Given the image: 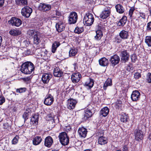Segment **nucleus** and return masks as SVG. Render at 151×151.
Masks as SVG:
<instances>
[{"instance_id":"1","label":"nucleus","mask_w":151,"mask_h":151,"mask_svg":"<svg viewBox=\"0 0 151 151\" xmlns=\"http://www.w3.org/2000/svg\"><path fill=\"white\" fill-rule=\"evenodd\" d=\"M35 68L34 65L32 62L27 61L22 64L20 70L23 73L29 74L34 70Z\"/></svg>"},{"instance_id":"2","label":"nucleus","mask_w":151,"mask_h":151,"mask_svg":"<svg viewBox=\"0 0 151 151\" xmlns=\"http://www.w3.org/2000/svg\"><path fill=\"white\" fill-rule=\"evenodd\" d=\"M94 19L93 14L90 13H87L83 19V23L87 26L91 25L94 22Z\"/></svg>"},{"instance_id":"3","label":"nucleus","mask_w":151,"mask_h":151,"mask_svg":"<svg viewBox=\"0 0 151 151\" xmlns=\"http://www.w3.org/2000/svg\"><path fill=\"white\" fill-rule=\"evenodd\" d=\"M58 137L60 142L63 145H66L69 143V139L66 133L64 132L60 133Z\"/></svg>"},{"instance_id":"4","label":"nucleus","mask_w":151,"mask_h":151,"mask_svg":"<svg viewBox=\"0 0 151 151\" xmlns=\"http://www.w3.org/2000/svg\"><path fill=\"white\" fill-rule=\"evenodd\" d=\"M68 18V22L70 24H75L78 19L77 14L75 12H71L70 13Z\"/></svg>"},{"instance_id":"5","label":"nucleus","mask_w":151,"mask_h":151,"mask_svg":"<svg viewBox=\"0 0 151 151\" xmlns=\"http://www.w3.org/2000/svg\"><path fill=\"white\" fill-rule=\"evenodd\" d=\"M32 12V9L28 6H24L22 8L21 10L22 15L27 18L29 17Z\"/></svg>"},{"instance_id":"6","label":"nucleus","mask_w":151,"mask_h":151,"mask_svg":"<svg viewBox=\"0 0 151 151\" xmlns=\"http://www.w3.org/2000/svg\"><path fill=\"white\" fill-rule=\"evenodd\" d=\"M54 101V99L53 96L50 94L49 92L46 96L44 101V103L47 106H49L53 104Z\"/></svg>"},{"instance_id":"7","label":"nucleus","mask_w":151,"mask_h":151,"mask_svg":"<svg viewBox=\"0 0 151 151\" xmlns=\"http://www.w3.org/2000/svg\"><path fill=\"white\" fill-rule=\"evenodd\" d=\"M8 22L12 26L16 27H19L22 23V22L20 19L15 17H12L11 19Z\"/></svg>"},{"instance_id":"8","label":"nucleus","mask_w":151,"mask_h":151,"mask_svg":"<svg viewBox=\"0 0 151 151\" xmlns=\"http://www.w3.org/2000/svg\"><path fill=\"white\" fill-rule=\"evenodd\" d=\"M51 8V5L44 3H40L38 6L39 9L43 12L48 11L50 10Z\"/></svg>"},{"instance_id":"9","label":"nucleus","mask_w":151,"mask_h":151,"mask_svg":"<svg viewBox=\"0 0 151 151\" xmlns=\"http://www.w3.org/2000/svg\"><path fill=\"white\" fill-rule=\"evenodd\" d=\"M81 77V74L79 72L74 73L72 74L71 79L72 82L76 83L78 82Z\"/></svg>"},{"instance_id":"10","label":"nucleus","mask_w":151,"mask_h":151,"mask_svg":"<svg viewBox=\"0 0 151 151\" xmlns=\"http://www.w3.org/2000/svg\"><path fill=\"white\" fill-rule=\"evenodd\" d=\"M52 77V75L50 73H43L41 78L42 81L44 84H47L48 83Z\"/></svg>"},{"instance_id":"11","label":"nucleus","mask_w":151,"mask_h":151,"mask_svg":"<svg viewBox=\"0 0 151 151\" xmlns=\"http://www.w3.org/2000/svg\"><path fill=\"white\" fill-rule=\"evenodd\" d=\"M67 106L68 108L70 109H74L77 101L75 99H69L68 101Z\"/></svg>"},{"instance_id":"12","label":"nucleus","mask_w":151,"mask_h":151,"mask_svg":"<svg viewBox=\"0 0 151 151\" xmlns=\"http://www.w3.org/2000/svg\"><path fill=\"white\" fill-rule=\"evenodd\" d=\"M120 55L121 57V59L124 61V62L128 60L129 56V53L126 50L121 51L120 52Z\"/></svg>"},{"instance_id":"13","label":"nucleus","mask_w":151,"mask_h":151,"mask_svg":"<svg viewBox=\"0 0 151 151\" xmlns=\"http://www.w3.org/2000/svg\"><path fill=\"white\" fill-rule=\"evenodd\" d=\"M110 61L112 65L115 66L119 63L120 61L119 57L117 55H114L111 57Z\"/></svg>"},{"instance_id":"14","label":"nucleus","mask_w":151,"mask_h":151,"mask_svg":"<svg viewBox=\"0 0 151 151\" xmlns=\"http://www.w3.org/2000/svg\"><path fill=\"white\" fill-rule=\"evenodd\" d=\"M53 143V139L50 136H48L45 138L44 145L45 146L50 147L52 145Z\"/></svg>"},{"instance_id":"15","label":"nucleus","mask_w":151,"mask_h":151,"mask_svg":"<svg viewBox=\"0 0 151 151\" xmlns=\"http://www.w3.org/2000/svg\"><path fill=\"white\" fill-rule=\"evenodd\" d=\"M140 93L137 91H133L131 96V98L132 100L134 101H136L138 100L139 98Z\"/></svg>"},{"instance_id":"16","label":"nucleus","mask_w":151,"mask_h":151,"mask_svg":"<svg viewBox=\"0 0 151 151\" xmlns=\"http://www.w3.org/2000/svg\"><path fill=\"white\" fill-rule=\"evenodd\" d=\"M78 133L80 137L85 138L87 134V129L83 127H80L78 129Z\"/></svg>"},{"instance_id":"17","label":"nucleus","mask_w":151,"mask_h":151,"mask_svg":"<svg viewBox=\"0 0 151 151\" xmlns=\"http://www.w3.org/2000/svg\"><path fill=\"white\" fill-rule=\"evenodd\" d=\"M53 74L55 76L58 77H60L63 74L62 72L58 67L55 68L53 70Z\"/></svg>"},{"instance_id":"18","label":"nucleus","mask_w":151,"mask_h":151,"mask_svg":"<svg viewBox=\"0 0 151 151\" xmlns=\"http://www.w3.org/2000/svg\"><path fill=\"white\" fill-rule=\"evenodd\" d=\"M65 27L64 23L61 22L57 23L56 25V29L58 32H61L63 31Z\"/></svg>"},{"instance_id":"19","label":"nucleus","mask_w":151,"mask_h":151,"mask_svg":"<svg viewBox=\"0 0 151 151\" xmlns=\"http://www.w3.org/2000/svg\"><path fill=\"white\" fill-rule=\"evenodd\" d=\"M110 13V11L108 9L103 11L100 15V17L102 19H105L108 17Z\"/></svg>"},{"instance_id":"20","label":"nucleus","mask_w":151,"mask_h":151,"mask_svg":"<svg viewBox=\"0 0 151 151\" xmlns=\"http://www.w3.org/2000/svg\"><path fill=\"white\" fill-rule=\"evenodd\" d=\"M99 64L100 65L103 66H105L109 64L108 60L105 58H101L99 60Z\"/></svg>"},{"instance_id":"21","label":"nucleus","mask_w":151,"mask_h":151,"mask_svg":"<svg viewBox=\"0 0 151 151\" xmlns=\"http://www.w3.org/2000/svg\"><path fill=\"white\" fill-rule=\"evenodd\" d=\"M119 35L121 39H126L128 38L129 34L127 31L122 30L120 32Z\"/></svg>"},{"instance_id":"22","label":"nucleus","mask_w":151,"mask_h":151,"mask_svg":"<svg viewBox=\"0 0 151 151\" xmlns=\"http://www.w3.org/2000/svg\"><path fill=\"white\" fill-rule=\"evenodd\" d=\"M109 109L107 107H105L102 108L100 111L101 115H102L104 117L106 116L108 114Z\"/></svg>"},{"instance_id":"23","label":"nucleus","mask_w":151,"mask_h":151,"mask_svg":"<svg viewBox=\"0 0 151 151\" xmlns=\"http://www.w3.org/2000/svg\"><path fill=\"white\" fill-rule=\"evenodd\" d=\"M94 84L93 80L92 79L89 78L86 81L84 84V86L91 88L93 87Z\"/></svg>"},{"instance_id":"24","label":"nucleus","mask_w":151,"mask_h":151,"mask_svg":"<svg viewBox=\"0 0 151 151\" xmlns=\"http://www.w3.org/2000/svg\"><path fill=\"white\" fill-rule=\"evenodd\" d=\"M21 31L17 29H12L9 32L10 34L13 36L19 35L21 34Z\"/></svg>"},{"instance_id":"25","label":"nucleus","mask_w":151,"mask_h":151,"mask_svg":"<svg viewBox=\"0 0 151 151\" xmlns=\"http://www.w3.org/2000/svg\"><path fill=\"white\" fill-rule=\"evenodd\" d=\"M115 8L117 12L119 14H122L124 12V9L120 4H118L116 5L115 6Z\"/></svg>"},{"instance_id":"26","label":"nucleus","mask_w":151,"mask_h":151,"mask_svg":"<svg viewBox=\"0 0 151 151\" xmlns=\"http://www.w3.org/2000/svg\"><path fill=\"white\" fill-rule=\"evenodd\" d=\"M96 35L94 36V39L97 40H99L101 39L103 36L102 32L100 30H97L96 31Z\"/></svg>"},{"instance_id":"27","label":"nucleus","mask_w":151,"mask_h":151,"mask_svg":"<svg viewBox=\"0 0 151 151\" xmlns=\"http://www.w3.org/2000/svg\"><path fill=\"white\" fill-rule=\"evenodd\" d=\"M112 85V81L111 79L110 78L107 79L104 85L103 88L104 90H106L108 86H111Z\"/></svg>"},{"instance_id":"28","label":"nucleus","mask_w":151,"mask_h":151,"mask_svg":"<svg viewBox=\"0 0 151 151\" xmlns=\"http://www.w3.org/2000/svg\"><path fill=\"white\" fill-rule=\"evenodd\" d=\"M42 140L41 137L37 136L35 137L32 140L33 144L34 145H36L39 144Z\"/></svg>"},{"instance_id":"29","label":"nucleus","mask_w":151,"mask_h":151,"mask_svg":"<svg viewBox=\"0 0 151 151\" xmlns=\"http://www.w3.org/2000/svg\"><path fill=\"white\" fill-rule=\"evenodd\" d=\"M60 44L59 42L55 41L54 42L52 45V53H55L57 48L60 46Z\"/></svg>"},{"instance_id":"30","label":"nucleus","mask_w":151,"mask_h":151,"mask_svg":"<svg viewBox=\"0 0 151 151\" xmlns=\"http://www.w3.org/2000/svg\"><path fill=\"white\" fill-rule=\"evenodd\" d=\"M127 20V17L126 16H124L118 22L117 24L118 26H123L126 23Z\"/></svg>"},{"instance_id":"31","label":"nucleus","mask_w":151,"mask_h":151,"mask_svg":"<svg viewBox=\"0 0 151 151\" xmlns=\"http://www.w3.org/2000/svg\"><path fill=\"white\" fill-rule=\"evenodd\" d=\"M107 143V139L106 138L103 136L100 137L98 139V143L101 145H104Z\"/></svg>"},{"instance_id":"32","label":"nucleus","mask_w":151,"mask_h":151,"mask_svg":"<svg viewBox=\"0 0 151 151\" xmlns=\"http://www.w3.org/2000/svg\"><path fill=\"white\" fill-rule=\"evenodd\" d=\"M15 1L17 5L20 6L27 5L28 3L27 0H16Z\"/></svg>"},{"instance_id":"33","label":"nucleus","mask_w":151,"mask_h":151,"mask_svg":"<svg viewBox=\"0 0 151 151\" xmlns=\"http://www.w3.org/2000/svg\"><path fill=\"white\" fill-rule=\"evenodd\" d=\"M39 116L38 115H35L32 116L31 119V121L33 123L37 124L38 123Z\"/></svg>"},{"instance_id":"34","label":"nucleus","mask_w":151,"mask_h":151,"mask_svg":"<svg viewBox=\"0 0 151 151\" xmlns=\"http://www.w3.org/2000/svg\"><path fill=\"white\" fill-rule=\"evenodd\" d=\"M92 113L91 111L88 109L86 110L85 111V118L86 119L90 117L92 115Z\"/></svg>"},{"instance_id":"35","label":"nucleus","mask_w":151,"mask_h":151,"mask_svg":"<svg viewBox=\"0 0 151 151\" xmlns=\"http://www.w3.org/2000/svg\"><path fill=\"white\" fill-rule=\"evenodd\" d=\"M69 56L71 57L75 56L77 52V50L75 48H71L69 51Z\"/></svg>"},{"instance_id":"36","label":"nucleus","mask_w":151,"mask_h":151,"mask_svg":"<svg viewBox=\"0 0 151 151\" xmlns=\"http://www.w3.org/2000/svg\"><path fill=\"white\" fill-rule=\"evenodd\" d=\"M141 131L140 130H138L137 132L135 135V139L138 141H140L141 140V138L142 135L141 133Z\"/></svg>"},{"instance_id":"37","label":"nucleus","mask_w":151,"mask_h":151,"mask_svg":"<svg viewBox=\"0 0 151 151\" xmlns=\"http://www.w3.org/2000/svg\"><path fill=\"white\" fill-rule=\"evenodd\" d=\"M41 42L39 36L37 35H35L34 37V43L36 45L38 44Z\"/></svg>"},{"instance_id":"38","label":"nucleus","mask_w":151,"mask_h":151,"mask_svg":"<svg viewBox=\"0 0 151 151\" xmlns=\"http://www.w3.org/2000/svg\"><path fill=\"white\" fill-rule=\"evenodd\" d=\"M84 28L83 27H77L74 30V32L78 34H80L83 31Z\"/></svg>"},{"instance_id":"39","label":"nucleus","mask_w":151,"mask_h":151,"mask_svg":"<svg viewBox=\"0 0 151 151\" xmlns=\"http://www.w3.org/2000/svg\"><path fill=\"white\" fill-rule=\"evenodd\" d=\"M128 116L125 114H122L120 117V120L121 122H126L127 121Z\"/></svg>"},{"instance_id":"40","label":"nucleus","mask_w":151,"mask_h":151,"mask_svg":"<svg viewBox=\"0 0 151 151\" xmlns=\"http://www.w3.org/2000/svg\"><path fill=\"white\" fill-rule=\"evenodd\" d=\"M145 42L148 46H151V37L150 36H146L145 39Z\"/></svg>"},{"instance_id":"41","label":"nucleus","mask_w":151,"mask_h":151,"mask_svg":"<svg viewBox=\"0 0 151 151\" xmlns=\"http://www.w3.org/2000/svg\"><path fill=\"white\" fill-rule=\"evenodd\" d=\"M146 80L149 83H151V73H148L146 76Z\"/></svg>"},{"instance_id":"42","label":"nucleus","mask_w":151,"mask_h":151,"mask_svg":"<svg viewBox=\"0 0 151 151\" xmlns=\"http://www.w3.org/2000/svg\"><path fill=\"white\" fill-rule=\"evenodd\" d=\"M26 88H21L17 89L16 91L17 93H21L25 92L26 91Z\"/></svg>"},{"instance_id":"43","label":"nucleus","mask_w":151,"mask_h":151,"mask_svg":"<svg viewBox=\"0 0 151 151\" xmlns=\"http://www.w3.org/2000/svg\"><path fill=\"white\" fill-rule=\"evenodd\" d=\"M122 106V101H118L116 103L115 107L118 109H121Z\"/></svg>"},{"instance_id":"44","label":"nucleus","mask_w":151,"mask_h":151,"mask_svg":"<svg viewBox=\"0 0 151 151\" xmlns=\"http://www.w3.org/2000/svg\"><path fill=\"white\" fill-rule=\"evenodd\" d=\"M131 58L132 62L135 63L137 60V57L136 55L133 54L131 56Z\"/></svg>"},{"instance_id":"45","label":"nucleus","mask_w":151,"mask_h":151,"mask_svg":"<svg viewBox=\"0 0 151 151\" xmlns=\"http://www.w3.org/2000/svg\"><path fill=\"white\" fill-rule=\"evenodd\" d=\"M134 10V8L133 7L131 8L129 11V15L130 17H132L133 12Z\"/></svg>"},{"instance_id":"46","label":"nucleus","mask_w":151,"mask_h":151,"mask_svg":"<svg viewBox=\"0 0 151 151\" xmlns=\"http://www.w3.org/2000/svg\"><path fill=\"white\" fill-rule=\"evenodd\" d=\"M29 114L27 112H24L22 115L23 118L24 119V121L27 119L28 117Z\"/></svg>"},{"instance_id":"47","label":"nucleus","mask_w":151,"mask_h":151,"mask_svg":"<svg viewBox=\"0 0 151 151\" xmlns=\"http://www.w3.org/2000/svg\"><path fill=\"white\" fill-rule=\"evenodd\" d=\"M122 39L120 37H116L115 38V41L117 43H120L122 42Z\"/></svg>"},{"instance_id":"48","label":"nucleus","mask_w":151,"mask_h":151,"mask_svg":"<svg viewBox=\"0 0 151 151\" xmlns=\"http://www.w3.org/2000/svg\"><path fill=\"white\" fill-rule=\"evenodd\" d=\"M141 76V74L138 72H136L134 74V77L136 79H138Z\"/></svg>"},{"instance_id":"49","label":"nucleus","mask_w":151,"mask_h":151,"mask_svg":"<svg viewBox=\"0 0 151 151\" xmlns=\"http://www.w3.org/2000/svg\"><path fill=\"white\" fill-rule=\"evenodd\" d=\"M5 101V98L3 96H0V105H2Z\"/></svg>"},{"instance_id":"50","label":"nucleus","mask_w":151,"mask_h":151,"mask_svg":"<svg viewBox=\"0 0 151 151\" xmlns=\"http://www.w3.org/2000/svg\"><path fill=\"white\" fill-rule=\"evenodd\" d=\"M34 34V31L33 30H29L27 32V34L30 36H32Z\"/></svg>"},{"instance_id":"51","label":"nucleus","mask_w":151,"mask_h":151,"mask_svg":"<svg viewBox=\"0 0 151 151\" xmlns=\"http://www.w3.org/2000/svg\"><path fill=\"white\" fill-rule=\"evenodd\" d=\"M147 29L148 31H151V21L147 23Z\"/></svg>"},{"instance_id":"52","label":"nucleus","mask_w":151,"mask_h":151,"mask_svg":"<svg viewBox=\"0 0 151 151\" xmlns=\"http://www.w3.org/2000/svg\"><path fill=\"white\" fill-rule=\"evenodd\" d=\"M17 137H14L12 139V142L13 144H16L18 142V140L17 139Z\"/></svg>"},{"instance_id":"53","label":"nucleus","mask_w":151,"mask_h":151,"mask_svg":"<svg viewBox=\"0 0 151 151\" xmlns=\"http://www.w3.org/2000/svg\"><path fill=\"white\" fill-rule=\"evenodd\" d=\"M32 77L30 76L27 77L23 78V80L24 81H29L32 78Z\"/></svg>"},{"instance_id":"54","label":"nucleus","mask_w":151,"mask_h":151,"mask_svg":"<svg viewBox=\"0 0 151 151\" xmlns=\"http://www.w3.org/2000/svg\"><path fill=\"white\" fill-rule=\"evenodd\" d=\"M53 12L54 13H55V14L56 16H60L61 15V13L59 11L56 10L54 11Z\"/></svg>"},{"instance_id":"55","label":"nucleus","mask_w":151,"mask_h":151,"mask_svg":"<svg viewBox=\"0 0 151 151\" xmlns=\"http://www.w3.org/2000/svg\"><path fill=\"white\" fill-rule=\"evenodd\" d=\"M123 151H128V148L127 145H124L122 148Z\"/></svg>"},{"instance_id":"56","label":"nucleus","mask_w":151,"mask_h":151,"mask_svg":"<svg viewBox=\"0 0 151 151\" xmlns=\"http://www.w3.org/2000/svg\"><path fill=\"white\" fill-rule=\"evenodd\" d=\"M24 52L26 55H29L31 54V51L30 50H28L27 51H25Z\"/></svg>"},{"instance_id":"57","label":"nucleus","mask_w":151,"mask_h":151,"mask_svg":"<svg viewBox=\"0 0 151 151\" xmlns=\"http://www.w3.org/2000/svg\"><path fill=\"white\" fill-rule=\"evenodd\" d=\"M133 70V68L131 66V65H129L128 66L127 68V70L129 71H130L131 70Z\"/></svg>"},{"instance_id":"58","label":"nucleus","mask_w":151,"mask_h":151,"mask_svg":"<svg viewBox=\"0 0 151 151\" xmlns=\"http://www.w3.org/2000/svg\"><path fill=\"white\" fill-rule=\"evenodd\" d=\"M4 3V0H0V7H2Z\"/></svg>"},{"instance_id":"59","label":"nucleus","mask_w":151,"mask_h":151,"mask_svg":"<svg viewBox=\"0 0 151 151\" xmlns=\"http://www.w3.org/2000/svg\"><path fill=\"white\" fill-rule=\"evenodd\" d=\"M98 27H99V29L101 28V26H102V24H101V23L100 22L98 24Z\"/></svg>"},{"instance_id":"60","label":"nucleus","mask_w":151,"mask_h":151,"mask_svg":"<svg viewBox=\"0 0 151 151\" xmlns=\"http://www.w3.org/2000/svg\"><path fill=\"white\" fill-rule=\"evenodd\" d=\"M76 64H77L76 63H75L73 64L74 70L76 69Z\"/></svg>"},{"instance_id":"61","label":"nucleus","mask_w":151,"mask_h":151,"mask_svg":"<svg viewBox=\"0 0 151 151\" xmlns=\"http://www.w3.org/2000/svg\"><path fill=\"white\" fill-rule=\"evenodd\" d=\"M87 60V57L86 56L83 57V60L84 61H86V60Z\"/></svg>"},{"instance_id":"62","label":"nucleus","mask_w":151,"mask_h":151,"mask_svg":"<svg viewBox=\"0 0 151 151\" xmlns=\"http://www.w3.org/2000/svg\"><path fill=\"white\" fill-rule=\"evenodd\" d=\"M145 14L142 13V18L145 19Z\"/></svg>"},{"instance_id":"63","label":"nucleus","mask_w":151,"mask_h":151,"mask_svg":"<svg viewBox=\"0 0 151 151\" xmlns=\"http://www.w3.org/2000/svg\"><path fill=\"white\" fill-rule=\"evenodd\" d=\"M2 38L0 36V46L1 45V42L2 41Z\"/></svg>"},{"instance_id":"64","label":"nucleus","mask_w":151,"mask_h":151,"mask_svg":"<svg viewBox=\"0 0 151 151\" xmlns=\"http://www.w3.org/2000/svg\"><path fill=\"white\" fill-rule=\"evenodd\" d=\"M84 151H91V150L90 149H87L85 150Z\"/></svg>"}]
</instances>
